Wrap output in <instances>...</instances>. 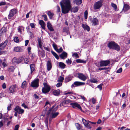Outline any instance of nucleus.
<instances>
[{"instance_id":"1","label":"nucleus","mask_w":130,"mask_h":130,"mask_svg":"<svg viewBox=\"0 0 130 130\" xmlns=\"http://www.w3.org/2000/svg\"><path fill=\"white\" fill-rule=\"evenodd\" d=\"M62 12L65 14L68 13L71 8L70 0H62L60 3Z\"/></svg>"},{"instance_id":"2","label":"nucleus","mask_w":130,"mask_h":130,"mask_svg":"<svg viewBox=\"0 0 130 130\" xmlns=\"http://www.w3.org/2000/svg\"><path fill=\"white\" fill-rule=\"evenodd\" d=\"M57 109V107H55L54 106H53L47 112V115L50 116V118H55L59 114L58 112H56Z\"/></svg>"},{"instance_id":"3","label":"nucleus","mask_w":130,"mask_h":130,"mask_svg":"<svg viewBox=\"0 0 130 130\" xmlns=\"http://www.w3.org/2000/svg\"><path fill=\"white\" fill-rule=\"evenodd\" d=\"M108 46L110 49H112L119 52L120 51V47L117 43L113 42H111L108 43Z\"/></svg>"},{"instance_id":"4","label":"nucleus","mask_w":130,"mask_h":130,"mask_svg":"<svg viewBox=\"0 0 130 130\" xmlns=\"http://www.w3.org/2000/svg\"><path fill=\"white\" fill-rule=\"evenodd\" d=\"M82 120L84 126L88 129L91 128L92 127L91 125L96 123V122H92L89 121H87L83 118L82 119Z\"/></svg>"},{"instance_id":"5","label":"nucleus","mask_w":130,"mask_h":130,"mask_svg":"<svg viewBox=\"0 0 130 130\" xmlns=\"http://www.w3.org/2000/svg\"><path fill=\"white\" fill-rule=\"evenodd\" d=\"M44 87L42 88V92L44 93H46L50 90L51 87L50 86L46 83H44Z\"/></svg>"},{"instance_id":"6","label":"nucleus","mask_w":130,"mask_h":130,"mask_svg":"<svg viewBox=\"0 0 130 130\" xmlns=\"http://www.w3.org/2000/svg\"><path fill=\"white\" fill-rule=\"evenodd\" d=\"M18 10L17 9L15 8H13L10 10L8 17V19H10L12 17L16 14Z\"/></svg>"},{"instance_id":"7","label":"nucleus","mask_w":130,"mask_h":130,"mask_svg":"<svg viewBox=\"0 0 130 130\" xmlns=\"http://www.w3.org/2000/svg\"><path fill=\"white\" fill-rule=\"evenodd\" d=\"M102 5V1L100 0L96 2L94 5V8L95 10L99 9Z\"/></svg>"},{"instance_id":"8","label":"nucleus","mask_w":130,"mask_h":130,"mask_svg":"<svg viewBox=\"0 0 130 130\" xmlns=\"http://www.w3.org/2000/svg\"><path fill=\"white\" fill-rule=\"evenodd\" d=\"M39 80L38 79H34L31 83V86L33 88H37L39 86Z\"/></svg>"},{"instance_id":"9","label":"nucleus","mask_w":130,"mask_h":130,"mask_svg":"<svg viewBox=\"0 0 130 130\" xmlns=\"http://www.w3.org/2000/svg\"><path fill=\"white\" fill-rule=\"evenodd\" d=\"M109 60L101 61L100 62V67L106 66L110 63Z\"/></svg>"},{"instance_id":"10","label":"nucleus","mask_w":130,"mask_h":130,"mask_svg":"<svg viewBox=\"0 0 130 130\" xmlns=\"http://www.w3.org/2000/svg\"><path fill=\"white\" fill-rule=\"evenodd\" d=\"M85 83H84L81 82H75L71 86V88H73L74 87H77L81 85H85Z\"/></svg>"},{"instance_id":"11","label":"nucleus","mask_w":130,"mask_h":130,"mask_svg":"<svg viewBox=\"0 0 130 130\" xmlns=\"http://www.w3.org/2000/svg\"><path fill=\"white\" fill-rule=\"evenodd\" d=\"M14 110L15 111H17V112L19 114H22L24 112V110L22 109L20 107L18 106H17L14 108Z\"/></svg>"},{"instance_id":"12","label":"nucleus","mask_w":130,"mask_h":130,"mask_svg":"<svg viewBox=\"0 0 130 130\" xmlns=\"http://www.w3.org/2000/svg\"><path fill=\"white\" fill-rule=\"evenodd\" d=\"M8 40H6L3 43L0 44V50L1 51L3 50L6 47L8 43Z\"/></svg>"},{"instance_id":"13","label":"nucleus","mask_w":130,"mask_h":130,"mask_svg":"<svg viewBox=\"0 0 130 130\" xmlns=\"http://www.w3.org/2000/svg\"><path fill=\"white\" fill-rule=\"evenodd\" d=\"M77 77L81 80L85 81L86 79V76L82 73H79L77 74Z\"/></svg>"},{"instance_id":"14","label":"nucleus","mask_w":130,"mask_h":130,"mask_svg":"<svg viewBox=\"0 0 130 130\" xmlns=\"http://www.w3.org/2000/svg\"><path fill=\"white\" fill-rule=\"evenodd\" d=\"M38 55L41 57H43L45 55V53L44 51L42 50L43 49L40 51L39 48L38 46Z\"/></svg>"},{"instance_id":"15","label":"nucleus","mask_w":130,"mask_h":130,"mask_svg":"<svg viewBox=\"0 0 130 130\" xmlns=\"http://www.w3.org/2000/svg\"><path fill=\"white\" fill-rule=\"evenodd\" d=\"M17 87L16 85H11L9 88L10 93H13L15 92V89Z\"/></svg>"},{"instance_id":"16","label":"nucleus","mask_w":130,"mask_h":130,"mask_svg":"<svg viewBox=\"0 0 130 130\" xmlns=\"http://www.w3.org/2000/svg\"><path fill=\"white\" fill-rule=\"evenodd\" d=\"M70 104L72 105V107L74 108H77L80 110L82 109V108L80 107V105L77 103H71Z\"/></svg>"},{"instance_id":"17","label":"nucleus","mask_w":130,"mask_h":130,"mask_svg":"<svg viewBox=\"0 0 130 130\" xmlns=\"http://www.w3.org/2000/svg\"><path fill=\"white\" fill-rule=\"evenodd\" d=\"M13 50L14 51L17 52H21L23 51V47L19 46L15 47Z\"/></svg>"},{"instance_id":"18","label":"nucleus","mask_w":130,"mask_h":130,"mask_svg":"<svg viewBox=\"0 0 130 130\" xmlns=\"http://www.w3.org/2000/svg\"><path fill=\"white\" fill-rule=\"evenodd\" d=\"M38 45L37 46V47L38 46L39 48H40L41 49H43L42 45L43 43L42 42L41 38H38Z\"/></svg>"},{"instance_id":"19","label":"nucleus","mask_w":130,"mask_h":130,"mask_svg":"<svg viewBox=\"0 0 130 130\" xmlns=\"http://www.w3.org/2000/svg\"><path fill=\"white\" fill-rule=\"evenodd\" d=\"M73 94H74L72 92H65L63 94L64 95H69L68 96H70V98L71 99H76V98L75 96L72 95Z\"/></svg>"},{"instance_id":"20","label":"nucleus","mask_w":130,"mask_h":130,"mask_svg":"<svg viewBox=\"0 0 130 130\" xmlns=\"http://www.w3.org/2000/svg\"><path fill=\"white\" fill-rule=\"evenodd\" d=\"M47 27L48 29L51 31H53L54 30L53 27L51 23L50 22H48L47 24Z\"/></svg>"},{"instance_id":"21","label":"nucleus","mask_w":130,"mask_h":130,"mask_svg":"<svg viewBox=\"0 0 130 130\" xmlns=\"http://www.w3.org/2000/svg\"><path fill=\"white\" fill-rule=\"evenodd\" d=\"M47 70L48 71L50 70L52 68V66L51 62L50 61H47Z\"/></svg>"},{"instance_id":"22","label":"nucleus","mask_w":130,"mask_h":130,"mask_svg":"<svg viewBox=\"0 0 130 130\" xmlns=\"http://www.w3.org/2000/svg\"><path fill=\"white\" fill-rule=\"evenodd\" d=\"M92 22L93 25L94 26L97 25L98 24V19L96 18L93 19L92 21Z\"/></svg>"},{"instance_id":"23","label":"nucleus","mask_w":130,"mask_h":130,"mask_svg":"<svg viewBox=\"0 0 130 130\" xmlns=\"http://www.w3.org/2000/svg\"><path fill=\"white\" fill-rule=\"evenodd\" d=\"M39 23L41 25L42 29H45L46 25L44 22L42 20H40L39 21Z\"/></svg>"},{"instance_id":"24","label":"nucleus","mask_w":130,"mask_h":130,"mask_svg":"<svg viewBox=\"0 0 130 130\" xmlns=\"http://www.w3.org/2000/svg\"><path fill=\"white\" fill-rule=\"evenodd\" d=\"M82 27L85 30H87L88 31H90V28L87 25L83 24L82 25Z\"/></svg>"},{"instance_id":"25","label":"nucleus","mask_w":130,"mask_h":130,"mask_svg":"<svg viewBox=\"0 0 130 130\" xmlns=\"http://www.w3.org/2000/svg\"><path fill=\"white\" fill-rule=\"evenodd\" d=\"M67 56V54L65 52H63L60 55V57L62 59H64Z\"/></svg>"},{"instance_id":"26","label":"nucleus","mask_w":130,"mask_h":130,"mask_svg":"<svg viewBox=\"0 0 130 130\" xmlns=\"http://www.w3.org/2000/svg\"><path fill=\"white\" fill-rule=\"evenodd\" d=\"M129 6L127 4H124L123 9V10L125 12L129 10Z\"/></svg>"},{"instance_id":"27","label":"nucleus","mask_w":130,"mask_h":130,"mask_svg":"<svg viewBox=\"0 0 130 130\" xmlns=\"http://www.w3.org/2000/svg\"><path fill=\"white\" fill-rule=\"evenodd\" d=\"M60 91L59 90H55L53 91V94L55 96H58L60 94Z\"/></svg>"},{"instance_id":"28","label":"nucleus","mask_w":130,"mask_h":130,"mask_svg":"<svg viewBox=\"0 0 130 130\" xmlns=\"http://www.w3.org/2000/svg\"><path fill=\"white\" fill-rule=\"evenodd\" d=\"M63 32H66V35H68L69 33V28L67 27H64L63 28Z\"/></svg>"},{"instance_id":"29","label":"nucleus","mask_w":130,"mask_h":130,"mask_svg":"<svg viewBox=\"0 0 130 130\" xmlns=\"http://www.w3.org/2000/svg\"><path fill=\"white\" fill-rule=\"evenodd\" d=\"M24 28L22 26H20L18 28V31L20 34L22 33V32L24 30Z\"/></svg>"},{"instance_id":"30","label":"nucleus","mask_w":130,"mask_h":130,"mask_svg":"<svg viewBox=\"0 0 130 130\" xmlns=\"http://www.w3.org/2000/svg\"><path fill=\"white\" fill-rule=\"evenodd\" d=\"M59 66L61 69H64L66 67V65L63 62H60L59 63Z\"/></svg>"},{"instance_id":"31","label":"nucleus","mask_w":130,"mask_h":130,"mask_svg":"<svg viewBox=\"0 0 130 130\" xmlns=\"http://www.w3.org/2000/svg\"><path fill=\"white\" fill-rule=\"evenodd\" d=\"M31 69V73H32L35 69V65L34 64H31L30 65Z\"/></svg>"},{"instance_id":"32","label":"nucleus","mask_w":130,"mask_h":130,"mask_svg":"<svg viewBox=\"0 0 130 130\" xmlns=\"http://www.w3.org/2000/svg\"><path fill=\"white\" fill-rule=\"evenodd\" d=\"M73 1L74 3L77 5L80 4L82 3V0H73Z\"/></svg>"},{"instance_id":"33","label":"nucleus","mask_w":130,"mask_h":130,"mask_svg":"<svg viewBox=\"0 0 130 130\" xmlns=\"http://www.w3.org/2000/svg\"><path fill=\"white\" fill-rule=\"evenodd\" d=\"M76 62L78 63H85L86 61L80 59H77L76 60Z\"/></svg>"},{"instance_id":"34","label":"nucleus","mask_w":130,"mask_h":130,"mask_svg":"<svg viewBox=\"0 0 130 130\" xmlns=\"http://www.w3.org/2000/svg\"><path fill=\"white\" fill-rule=\"evenodd\" d=\"M51 52L53 55L57 59H58L59 58V57L57 54L53 51H52Z\"/></svg>"},{"instance_id":"35","label":"nucleus","mask_w":130,"mask_h":130,"mask_svg":"<svg viewBox=\"0 0 130 130\" xmlns=\"http://www.w3.org/2000/svg\"><path fill=\"white\" fill-rule=\"evenodd\" d=\"M47 14L50 18L51 19H52L53 15V14L50 11L48 12Z\"/></svg>"},{"instance_id":"36","label":"nucleus","mask_w":130,"mask_h":130,"mask_svg":"<svg viewBox=\"0 0 130 130\" xmlns=\"http://www.w3.org/2000/svg\"><path fill=\"white\" fill-rule=\"evenodd\" d=\"M27 85V84L26 81H24L22 83L21 87L22 88H24L26 87Z\"/></svg>"},{"instance_id":"37","label":"nucleus","mask_w":130,"mask_h":130,"mask_svg":"<svg viewBox=\"0 0 130 130\" xmlns=\"http://www.w3.org/2000/svg\"><path fill=\"white\" fill-rule=\"evenodd\" d=\"M45 125L47 127V128L48 130V118L46 117L45 121Z\"/></svg>"},{"instance_id":"38","label":"nucleus","mask_w":130,"mask_h":130,"mask_svg":"<svg viewBox=\"0 0 130 130\" xmlns=\"http://www.w3.org/2000/svg\"><path fill=\"white\" fill-rule=\"evenodd\" d=\"M72 77L71 76H69L66 77V80L67 82H68L70 81L72 79Z\"/></svg>"},{"instance_id":"39","label":"nucleus","mask_w":130,"mask_h":130,"mask_svg":"<svg viewBox=\"0 0 130 130\" xmlns=\"http://www.w3.org/2000/svg\"><path fill=\"white\" fill-rule=\"evenodd\" d=\"M78 9L77 7H73L72 9V11L75 13L77 12L78 10Z\"/></svg>"},{"instance_id":"40","label":"nucleus","mask_w":130,"mask_h":130,"mask_svg":"<svg viewBox=\"0 0 130 130\" xmlns=\"http://www.w3.org/2000/svg\"><path fill=\"white\" fill-rule=\"evenodd\" d=\"M64 102L65 105L66 106V105L67 104H68L70 103L71 102V101L69 100H64L63 101Z\"/></svg>"},{"instance_id":"41","label":"nucleus","mask_w":130,"mask_h":130,"mask_svg":"<svg viewBox=\"0 0 130 130\" xmlns=\"http://www.w3.org/2000/svg\"><path fill=\"white\" fill-rule=\"evenodd\" d=\"M75 125L77 130H79L80 129L81 127L79 124L76 123H75Z\"/></svg>"},{"instance_id":"42","label":"nucleus","mask_w":130,"mask_h":130,"mask_svg":"<svg viewBox=\"0 0 130 130\" xmlns=\"http://www.w3.org/2000/svg\"><path fill=\"white\" fill-rule=\"evenodd\" d=\"M111 5L115 9V10H116L117 9V7L116 5L113 3H111Z\"/></svg>"},{"instance_id":"43","label":"nucleus","mask_w":130,"mask_h":130,"mask_svg":"<svg viewBox=\"0 0 130 130\" xmlns=\"http://www.w3.org/2000/svg\"><path fill=\"white\" fill-rule=\"evenodd\" d=\"M90 81L91 83H96L98 82L97 80L94 78H92L90 79Z\"/></svg>"},{"instance_id":"44","label":"nucleus","mask_w":130,"mask_h":130,"mask_svg":"<svg viewBox=\"0 0 130 130\" xmlns=\"http://www.w3.org/2000/svg\"><path fill=\"white\" fill-rule=\"evenodd\" d=\"M52 46L55 50L56 51L58 49L57 45L54 43L52 44Z\"/></svg>"},{"instance_id":"45","label":"nucleus","mask_w":130,"mask_h":130,"mask_svg":"<svg viewBox=\"0 0 130 130\" xmlns=\"http://www.w3.org/2000/svg\"><path fill=\"white\" fill-rule=\"evenodd\" d=\"M72 56L73 57H75V58H77L79 57L78 54L76 53H74L73 54Z\"/></svg>"},{"instance_id":"46","label":"nucleus","mask_w":130,"mask_h":130,"mask_svg":"<svg viewBox=\"0 0 130 130\" xmlns=\"http://www.w3.org/2000/svg\"><path fill=\"white\" fill-rule=\"evenodd\" d=\"M14 69V67L13 66H11L9 68V70L10 71H13Z\"/></svg>"},{"instance_id":"47","label":"nucleus","mask_w":130,"mask_h":130,"mask_svg":"<svg viewBox=\"0 0 130 130\" xmlns=\"http://www.w3.org/2000/svg\"><path fill=\"white\" fill-rule=\"evenodd\" d=\"M14 42L16 43H18L19 42V40L18 37H15L14 39Z\"/></svg>"},{"instance_id":"48","label":"nucleus","mask_w":130,"mask_h":130,"mask_svg":"<svg viewBox=\"0 0 130 130\" xmlns=\"http://www.w3.org/2000/svg\"><path fill=\"white\" fill-rule=\"evenodd\" d=\"M84 16L85 19H86L87 18L88 16V11L87 10H86L84 12Z\"/></svg>"},{"instance_id":"49","label":"nucleus","mask_w":130,"mask_h":130,"mask_svg":"<svg viewBox=\"0 0 130 130\" xmlns=\"http://www.w3.org/2000/svg\"><path fill=\"white\" fill-rule=\"evenodd\" d=\"M64 79L63 77L61 76H60L59 78L58 81L60 82H62Z\"/></svg>"},{"instance_id":"50","label":"nucleus","mask_w":130,"mask_h":130,"mask_svg":"<svg viewBox=\"0 0 130 130\" xmlns=\"http://www.w3.org/2000/svg\"><path fill=\"white\" fill-rule=\"evenodd\" d=\"M122 70V68H120L119 69H118L116 71V73H121Z\"/></svg>"},{"instance_id":"51","label":"nucleus","mask_w":130,"mask_h":130,"mask_svg":"<svg viewBox=\"0 0 130 130\" xmlns=\"http://www.w3.org/2000/svg\"><path fill=\"white\" fill-rule=\"evenodd\" d=\"M59 106L60 107H61L62 106L65 107L66 106L65 105L64 102L63 101L60 104Z\"/></svg>"},{"instance_id":"52","label":"nucleus","mask_w":130,"mask_h":130,"mask_svg":"<svg viewBox=\"0 0 130 130\" xmlns=\"http://www.w3.org/2000/svg\"><path fill=\"white\" fill-rule=\"evenodd\" d=\"M17 63L18 64L21 63L23 59L22 58H19L18 59L17 58Z\"/></svg>"},{"instance_id":"53","label":"nucleus","mask_w":130,"mask_h":130,"mask_svg":"<svg viewBox=\"0 0 130 130\" xmlns=\"http://www.w3.org/2000/svg\"><path fill=\"white\" fill-rule=\"evenodd\" d=\"M17 58H14L13 59V63H17Z\"/></svg>"},{"instance_id":"54","label":"nucleus","mask_w":130,"mask_h":130,"mask_svg":"<svg viewBox=\"0 0 130 130\" xmlns=\"http://www.w3.org/2000/svg\"><path fill=\"white\" fill-rule=\"evenodd\" d=\"M109 68V67H104V68H99V70H106Z\"/></svg>"},{"instance_id":"55","label":"nucleus","mask_w":130,"mask_h":130,"mask_svg":"<svg viewBox=\"0 0 130 130\" xmlns=\"http://www.w3.org/2000/svg\"><path fill=\"white\" fill-rule=\"evenodd\" d=\"M24 62L25 63H27L29 61V60L27 58H25L24 59Z\"/></svg>"},{"instance_id":"56","label":"nucleus","mask_w":130,"mask_h":130,"mask_svg":"<svg viewBox=\"0 0 130 130\" xmlns=\"http://www.w3.org/2000/svg\"><path fill=\"white\" fill-rule=\"evenodd\" d=\"M42 17L44 18V19L45 21L47 20V16L45 15H42Z\"/></svg>"},{"instance_id":"57","label":"nucleus","mask_w":130,"mask_h":130,"mask_svg":"<svg viewBox=\"0 0 130 130\" xmlns=\"http://www.w3.org/2000/svg\"><path fill=\"white\" fill-rule=\"evenodd\" d=\"M62 50H63V49H62V48L61 47L59 49H57V50L56 51L58 53H60L61 52H62Z\"/></svg>"},{"instance_id":"58","label":"nucleus","mask_w":130,"mask_h":130,"mask_svg":"<svg viewBox=\"0 0 130 130\" xmlns=\"http://www.w3.org/2000/svg\"><path fill=\"white\" fill-rule=\"evenodd\" d=\"M23 107L25 108H27L28 109L29 108L26 105H25L24 103H23L21 105Z\"/></svg>"},{"instance_id":"59","label":"nucleus","mask_w":130,"mask_h":130,"mask_svg":"<svg viewBox=\"0 0 130 130\" xmlns=\"http://www.w3.org/2000/svg\"><path fill=\"white\" fill-rule=\"evenodd\" d=\"M6 84L5 83H4L2 85V87L3 89L6 88Z\"/></svg>"},{"instance_id":"60","label":"nucleus","mask_w":130,"mask_h":130,"mask_svg":"<svg viewBox=\"0 0 130 130\" xmlns=\"http://www.w3.org/2000/svg\"><path fill=\"white\" fill-rule=\"evenodd\" d=\"M32 12L31 11H30L26 15V18H28L29 17V14L30 13H31Z\"/></svg>"},{"instance_id":"61","label":"nucleus","mask_w":130,"mask_h":130,"mask_svg":"<svg viewBox=\"0 0 130 130\" xmlns=\"http://www.w3.org/2000/svg\"><path fill=\"white\" fill-rule=\"evenodd\" d=\"M62 85V83H58L56 85V86L57 87H59Z\"/></svg>"},{"instance_id":"62","label":"nucleus","mask_w":130,"mask_h":130,"mask_svg":"<svg viewBox=\"0 0 130 130\" xmlns=\"http://www.w3.org/2000/svg\"><path fill=\"white\" fill-rule=\"evenodd\" d=\"M78 96H80L81 98V99H83L84 101H85L86 100V98L83 96L78 95Z\"/></svg>"},{"instance_id":"63","label":"nucleus","mask_w":130,"mask_h":130,"mask_svg":"<svg viewBox=\"0 0 130 130\" xmlns=\"http://www.w3.org/2000/svg\"><path fill=\"white\" fill-rule=\"evenodd\" d=\"M66 62L68 64H71V61L69 60V59H68V60H66Z\"/></svg>"},{"instance_id":"64","label":"nucleus","mask_w":130,"mask_h":130,"mask_svg":"<svg viewBox=\"0 0 130 130\" xmlns=\"http://www.w3.org/2000/svg\"><path fill=\"white\" fill-rule=\"evenodd\" d=\"M19 127V125H16L15 127L14 130H18Z\"/></svg>"}]
</instances>
